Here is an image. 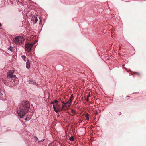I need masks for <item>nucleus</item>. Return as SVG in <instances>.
<instances>
[{
    "label": "nucleus",
    "instance_id": "2eb2a0df",
    "mask_svg": "<svg viewBox=\"0 0 146 146\" xmlns=\"http://www.w3.org/2000/svg\"><path fill=\"white\" fill-rule=\"evenodd\" d=\"M44 140V139H42V140H41L40 141H38V142H42Z\"/></svg>",
    "mask_w": 146,
    "mask_h": 146
},
{
    "label": "nucleus",
    "instance_id": "f257e3e1",
    "mask_svg": "<svg viewBox=\"0 0 146 146\" xmlns=\"http://www.w3.org/2000/svg\"><path fill=\"white\" fill-rule=\"evenodd\" d=\"M29 108L30 104L26 100H23L21 103V105L17 111L19 116L22 118L29 111Z\"/></svg>",
    "mask_w": 146,
    "mask_h": 146
},
{
    "label": "nucleus",
    "instance_id": "412c9836",
    "mask_svg": "<svg viewBox=\"0 0 146 146\" xmlns=\"http://www.w3.org/2000/svg\"><path fill=\"white\" fill-rule=\"evenodd\" d=\"M86 118V119L87 121H88L89 120V117H87V118Z\"/></svg>",
    "mask_w": 146,
    "mask_h": 146
},
{
    "label": "nucleus",
    "instance_id": "0eeeda50",
    "mask_svg": "<svg viewBox=\"0 0 146 146\" xmlns=\"http://www.w3.org/2000/svg\"><path fill=\"white\" fill-rule=\"evenodd\" d=\"M26 68L28 69L29 68H30V64L29 62H26Z\"/></svg>",
    "mask_w": 146,
    "mask_h": 146
},
{
    "label": "nucleus",
    "instance_id": "aec40b11",
    "mask_svg": "<svg viewBox=\"0 0 146 146\" xmlns=\"http://www.w3.org/2000/svg\"><path fill=\"white\" fill-rule=\"evenodd\" d=\"M36 84V82H33L32 84Z\"/></svg>",
    "mask_w": 146,
    "mask_h": 146
},
{
    "label": "nucleus",
    "instance_id": "4be33fe9",
    "mask_svg": "<svg viewBox=\"0 0 146 146\" xmlns=\"http://www.w3.org/2000/svg\"><path fill=\"white\" fill-rule=\"evenodd\" d=\"M73 97V94H72L71 95V97L70 98L71 99V98H72Z\"/></svg>",
    "mask_w": 146,
    "mask_h": 146
},
{
    "label": "nucleus",
    "instance_id": "b1692460",
    "mask_svg": "<svg viewBox=\"0 0 146 146\" xmlns=\"http://www.w3.org/2000/svg\"><path fill=\"white\" fill-rule=\"evenodd\" d=\"M90 95L89 94L87 96V98H88L89 97H90Z\"/></svg>",
    "mask_w": 146,
    "mask_h": 146
},
{
    "label": "nucleus",
    "instance_id": "20e7f679",
    "mask_svg": "<svg viewBox=\"0 0 146 146\" xmlns=\"http://www.w3.org/2000/svg\"><path fill=\"white\" fill-rule=\"evenodd\" d=\"M53 105L54 111L56 113H58V111L60 110V105L58 104H56V105L54 104Z\"/></svg>",
    "mask_w": 146,
    "mask_h": 146
},
{
    "label": "nucleus",
    "instance_id": "f8f14e48",
    "mask_svg": "<svg viewBox=\"0 0 146 146\" xmlns=\"http://www.w3.org/2000/svg\"><path fill=\"white\" fill-rule=\"evenodd\" d=\"M34 138L35 139V141L36 142L37 141H38V138L37 137L35 136H34Z\"/></svg>",
    "mask_w": 146,
    "mask_h": 146
},
{
    "label": "nucleus",
    "instance_id": "a878e982",
    "mask_svg": "<svg viewBox=\"0 0 146 146\" xmlns=\"http://www.w3.org/2000/svg\"><path fill=\"white\" fill-rule=\"evenodd\" d=\"M2 26V25L1 23H0V27H1Z\"/></svg>",
    "mask_w": 146,
    "mask_h": 146
},
{
    "label": "nucleus",
    "instance_id": "4468645a",
    "mask_svg": "<svg viewBox=\"0 0 146 146\" xmlns=\"http://www.w3.org/2000/svg\"><path fill=\"white\" fill-rule=\"evenodd\" d=\"M58 101L57 100H55L54 101V103H56V104H57V103H58Z\"/></svg>",
    "mask_w": 146,
    "mask_h": 146
},
{
    "label": "nucleus",
    "instance_id": "6ab92c4d",
    "mask_svg": "<svg viewBox=\"0 0 146 146\" xmlns=\"http://www.w3.org/2000/svg\"><path fill=\"white\" fill-rule=\"evenodd\" d=\"M36 84V82H33L32 84Z\"/></svg>",
    "mask_w": 146,
    "mask_h": 146
},
{
    "label": "nucleus",
    "instance_id": "1a4fd4ad",
    "mask_svg": "<svg viewBox=\"0 0 146 146\" xmlns=\"http://www.w3.org/2000/svg\"><path fill=\"white\" fill-rule=\"evenodd\" d=\"M62 106L63 107H67V108L69 107L68 106V105L66 104V103H64V104L62 105Z\"/></svg>",
    "mask_w": 146,
    "mask_h": 146
},
{
    "label": "nucleus",
    "instance_id": "dca6fc26",
    "mask_svg": "<svg viewBox=\"0 0 146 146\" xmlns=\"http://www.w3.org/2000/svg\"><path fill=\"white\" fill-rule=\"evenodd\" d=\"M88 116H89V115L88 114V113H86V115H85V117H86V118H87V117H88Z\"/></svg>",
    "mask_w": 146,
    "mask_h": 146
},
{
    "label": "nucleus",
    "instance_id": "cd10ccee",
    "mask_svg": "<svg viewBox=\"0 0 146 146\" xmlns=\"http://www.w3.org/2000/svg\"><path fill=\"white\" fill-rule=\"evenodd\" d=\"M50 144H51L50 143L49 144V145H50Z\"/></svg>",
    "mask_w": 146,
    "mask_h": 146
},
{
    "label": "nucleus",
    "instance_id": "423d86ee",
    "mask_svg": "<svg viewBox=\"0 0 146 146\" xmlns=\"http://www.w3.org/2000/svg\"><path fill=\"white\" fill-rule=\"evenodd\" d=\"M72 99L70 98V99L66 102L68 106L69 107L70 105V103L72 100Z\"/></svg>",
    "mask_w": 146,
    "mask_h": 146
},
{
    "label": "nucleus",
    "instance_id": "a211bd4d",
    "mask_svg": "<svg viewBox=\"0 0 146 146\" xmlns=\"http://www.w3.org/2000/svg\"><path fill=\"white\" fill-rule=\"evenodd\" d=\"M8 49L9 50H10V51H12V49H11L10 47V48H8Z\"/></svg>",
    "mask_w": 146,
    "mask_h": 146
},
{
    "label": "nucleus",
    "instance_id": "39448f33",
    "mask_svg": "<svg viewBox=\"0 0 146 146\" xmlns=\"http://www.w3.org/2000/svg\"><path fill=\"white\" fill-rule=\"evenodd\" d=\"M8 78H15L16 77L15 75H13V74H8L7 75Z\"/></svg>",
    "mask_w": 146,
    "mask_h": 146
},
{
    "label": "nucleus",
    "instance_id": "ddd939ff",
    "mask_svg": "<svg viewBox=\"0 0 146 146\" xmlns=\"http://www.w3.org/2000/svg\"><path fill=\"white\" fill-rule=\"evenodd\" d=\"M33 81L32 80H29V83L31 84H32Z\"/></svg>",
    "mask_w": 146,
    "mask_h": 146
},
{
    "label": "nucleus",
    "instance_id": "f03ea898",
    "mask_svg": "<svg viewBox=\"0 0 146 146\" xmlns=\"http://www.w3.org/2000/svg\"><path fill=\"white\" fill-rule=\"evenodd\" d=\"M25 40L24 38L22 36H17L13 38V42L17 45H20L23 43Z\"/></svg>",
    "mask_w": 146,
    "mask_h": 146
},
{
    "label": "nucleus",
    "instance_id": "9b49d317",
    "mask_svg": "<svg viewBox=\"0 0 146 146\" xmlns=\"http://www.w3.org/2000/svg\"><path fill=\"white\" fill-rule=\"evenodd\" d=\"M37 21H38V19H37V17L36 16L35 19V21H34L35 23H36L37 22Z\"/></svg>",
    "mask_w": 146,
    "mask_h": 146
},
{
    "label": "nucleus",
    "instance_id": "7ed1b4c3",
    "mask_svg": "<svg viewBox=\"0 0 146 146\" xmlns=\"http://www.w3.org/2000/svg\"><path fill=\"white\" fill-rule=\"evenodd\" d=\"M34 44V43L26 44L25 45V50L28 52H30L31 50V49Z\"/></svg>",
    "mask_w": 146,
    "mask_h": 146
},
{
    "label": "nucleus",
    "instance_id": "9d476101",
    "mask_svg": "<svg viewBox=\"0 0 146 146\" xmlns=\"http://www.w3.org/2000/svg\"><path fill=\"white\" fill-rule=\"evenodd\" d=\"M69 140H70V141H73L74 140V137L73 136H71L69 138Z\"/></svg>",
    "mask_w": 146,
    "mask_h": 146
},
{
    "label": "nucleus",
    "instance_id": "5701e85b",
    "mask_svg": "<svg viewBox=\"0 0 146 146\" xmlns=\"http://www.w3.org/2000/svg\"><path fill=\"white\" fill-rule=\"evenodd\" d=\"M86 100L87 101H88V100H89L88 98H87L86 99Z\"/></svg>",
    "mask_w": 146,
    "mask_h": 146
},
{
    "label": "nucleus",
    "instance_id": "f3484780",
    "mask_svg": "<svg viewBox=\"0 0 146 146\" xmlns=\"http://www.w3.org/2000/svg\"><path fill=\"white\" fill-rule=\"evenodd\" d=\"M64 107L63 106L61 108H60V110H64Z\"/></svg>",
    "mask_w": 146,
    "mask_h": 146
},
{
    "label": "nucleus",
    "instance_id": "393cba45",
    "mask_svg": "<svg viewBox=\"0 0 146 146\" xmlns=\"http://www.w3.org/2000/svg\"><path fill=\"white\" fill-rule=\"evenodd\" d=\"M51 103L53 105L54 104V102H51Z\"/></svg>",
    "mask_w": 146,
    "mask_h": 146
},
{
    "label": "nucleus",
    "instance_id": "6e6552de",
    "mask_svg": "<svg viewBox=\"0 0 146 146\" xmlns=\"http://www.w3.org/2000/svg\"><path fill=\"white\" fill-rule=\"evenodd\" d=\"M21 57H22V59H23V60L25 61H26V59H27V58H26V57L25 56H24V55H22L21 56Z\"/></svg>",
    "mask_w": 146,
    "mask_h": 146
},
{
    "label": "nucleus",
    "instance_id": "bb28decb",
    "mask_svg": "<svg viewBox=\"0 0 146 146\" xmlns=\"http://www.w3.org/2000/svg\"><path fill=\"white\" fill-rule=\"evenodd\" d=\"M25 120H27V118H26L25 119Z\"/></svg>",
    "mask_w": 146,
    "mask_h": 146
}]
</instances>
